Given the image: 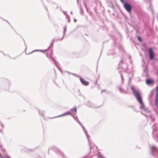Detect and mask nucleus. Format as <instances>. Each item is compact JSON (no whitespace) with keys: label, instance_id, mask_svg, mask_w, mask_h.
Returning a JSON list of instances; mask_svg holds the SVG:
<instances>
[{"label":"nucleus","instance_id":"obj_1","mask_svg":"<svg viewBox=\"0 0 158 158\" xmlns=\"http://www.w3.org/2000/svg\"><path fill=\"white\" fill-rule=\"evenodd\" d=\"M131 89L133 92V94L141 105V106H140V108H144V105L142 102L141 97L140 95L139 91L135 90L132 86L131 87Z\"/></svg>","mask_w":158,"mask_h":158},{"label":"nucleus","instance_id":"obj_2","mask_svg":"<svg viewBox=\"0 0 158 158\" xmlns=\"http://www.w3.org/2000/svg\"><path fill=\"white\" fill-rule=\"evenodd\" d=\"M53 54V52L52 51V49H51V52L50 53H49V54L48 55V53H47L46 54V56H47V57L51 59V60H52L54 63L55 64V65L57 67L58 69H60L59 67L57 64V62L56 60L52 57V55Z\"/></svg>","mask_w":158,"mask_h":158},{"label":"nucleus","instance_id":"obj_3","mask_svg":"<svg viewBox=\"0 0 158 158\" xmlns=\"http://www.w3.org/2000/svg\"><path fill=\"white\" fill-rule=\"evenodd\" d=\"M148 55L149 59L151 60H153L155 58V55L154 53L153 48L152 47L150 48L148 50Z\"/></svg>","mask_w":158,"mask_h":158},{"label":"nucleus","instance_id":"obj_4","mask_svg":"<svg viewBox=\"0 0 158 158\" xmlns=\"http://www.w3.org/2000/svg\"><path fill=\"white\" fill-rule=\"evenodd\" d=\"M123 6L126 10L129 13L132 10V7L130 4L127 2H125L123 4Z\"/></svg>","mask_w":158,"mask_h":158},{"label":"nucleus","instance_id":"obj_5","mask_svg":"<svg viewBox=\"0 0 158 158\" xmlns=\"http://www.w3.org/2000/svg\"><path fill=\"white\" fill-rule=\"evenodd\" d=\"M55 40V39H53L52 40V42L51 43V44L50 45V46L48 47V49H47L46 50H35L33 51L32 52H31L30 53L27 54L26 53V52H25V53L27 55H28V54L32 53H33V52H46V51H47L48 49H49L50 48H51L52 47V46L53 45V43L54 42Z\"/></svg>","mask_w":158,"mask_h":158},{"label":"nucleus","instance_id":"obj_6","mask_svg":"<svg viewBox=\"0 0 158 158\" xmlns=\"http://www.w3.org/2000/svg\"><path fill=\"white\" fill-rule=\"evenodd\" d=\"M72 116L73 117V118H74V119L82 127L83 129L84 132H85L88 139V137H89V136L88 135L87 133V131L85 128L81 125V123L79 122V121L78 120V118L77 117H74L73 116V115H72Z\"/></svg>","mask_w":158,"mask_h":158},{"label":"nucleus","instance_id":"obj_7","mask_svg":"<svg viewBox=\"0 0 158 158\" xmlns=\"http://www.w3.org/2000/svg\"><path fill=\"white\" fill-rule=\"evenodd\" d=\"M10 85V81L8 80L6 81L4 84V88L6 90H8L9 88Z\"/></svg>","mask_w":158,"mask_h":158},{"label":"nucleus","instance_id":"obj_8","mask_svg":"<svg viewBox=\"0 0 158 158\" xmlns=\"http://www.w3.org/2000/svg\"><path fill=\"white\" fill-rule=\"evenodd\" d=\"M156 95L155 103L156 106H158V86L156 88Z\"/></svg>","mask_w":158,"mask_h":158},{"label":"nucleus","instance_id":"obj_9","mask_svg":"<svg viewBox=\"0 0 158 158\" xmlns=\"http://www.w3.org/2000/svg\"><path fill=\"white\" fill-rule=\"evenodd\" d=\"M86 105L90 107L93 108H98V106H97L94 104L92 103L90 101H88L86 103Z\"/></svg>","mask_w":158,"mask_h":158},{"label":"nucleus","instance_id":"obj_10","mask_svg":"<svg viewBox=\"0 0 158 158\" xmlns=\"http://www.w3.org/2000/svg\"><path fill=\"white\" fill-rule=\"evenodd\" d=\"M78 77L82 85L85 86H87L89 84V82L84 81V79L80 76H78Z\"/></svg>","mask_w":158,"mask_h":158},{"label":"nucleus","instance_id":"obj_11","mask_svg":"<svg viewBox=\"0 0 158 158\" xmlns=\"http://www.w3.org/2000/svg\"><path fill=\"white\" fill-rule=\"evenodd\" d=\"M71 115V116L72 115V114H71V111H68L66 112H65V113H64V114H61V115H59V116H58L56 117H53L52 118H57V117H61V116H64L65 115Z\"/></svg>","mask_w":158,"mask_h":158},{"label":"nucleus","instance_id":"obj_12","mask_svg":"<svg viewBox=\"0 0 158 158\" xmlns=\"http://www.w3.org/2000/svg\"><path fill=\"white\" fill-rule=\"evenodd\" d=\"M123 60H121L119 64L118 65V69H123V67L122 66L123 64Z\"/></svg>","mask_w":158,"mask_h":158},{"label":"nucleus","instance_id":"obj_13","mask_svg":"<svg viewBox=\"0 0 158 158\" xmlns=\"http://www.w3.org/2000/svg\"><path fill=\"white\" fill-rule=\"evenodd\" d=\"M38 111L40 115H42L43 117L44 116V111H41L40 110H38Z\"/></svg>","mask_w":158,"mask_h":158},{"label":"nucleus","instance_id":"obj_14","mask_svg":"<svg viewBox=\"0 0 158 158\" xmlns=\"http://www.w3.org/2000/svg\"><path fill=\"white\" fill-rule=\"evenodd\" d=\"M66 30V26H65L64 28V31L63 32V36L62 38L60 39V40H61L64 38V36L65 35V32Z\"/></svg>","mask_w":158,"mask_h":158},{"label":"nucleus","instance_id":"obj_15","mask_svg":"<svg viewBox=\"0 0 158 158\" xmlns=\"http://www.w3.org/2000/svg\"><path fill=\"white\" fill-rule=\"evenodd\" d=\"M146 82L147 85H149L150 84L152 83V81L151 80L149 79H148L146 80Z\"/></svg>","mask_w":158,"mask_h":158},{"label":"nucleus","instance_id":"obj_16","mask_svg":"<svg viewBox=\"0 0 158 158\" xmlns=\"http://www.w3.org/2000/svg\"><path fill=\"white\" fill-rule=\"evenodd\" d=\"M156 149V148L154 147H151V154L152 155H153V152L155 151Z\"/></svg>","mask_w":158,"mask_h":158},{"label":"nucleus","instance_id":"obj_17","mask_svg":"<svg viewBox=\"0 0 158 158\" xmlns=\"http://www.w3.org/2000/svg\"><path fill=\"white\" fill-rule=\"evenodd\" d=\"M83 5H84V6H85V9H86V10L87 12H88V8L87 7V3L85 1H83Z\"/></svg>","mask_w":158,"mask_h":158},{"label":"nucleus","instance_id":"obj_18","mask_svg":"<svg viewBox=\"0 0 158 158\" xmlns=\"http://www.w3.org/2000/svg\"><path fill=\"white\" fill-rule=\"evenodd\" d=\"M3 127V126L2 122L0 121V132H2V129Z\"/></svg>","mask_w":158,"mask_h":158},{"label":"nucleus","instance_id":"obj_19","mask_svg":"<svg viewBox=\"0 0 158 158\" xmlns=\"http://www.w3.org/2000/svg\"><path fill=\"white\" fill-rule=\"evenodd\" d=\"M118 90H119V91L120 92H121V93H123V90L121 88V87H118Z\"/></svg>","mask_w":158,"mask_h":158},{"label":"nucleus","instance_id":"obj_20","mask_svg":"<svg viewBox=\"0 0 158 158\" xmlns=\"http://www.w3.org/2000/svg\"><path fill=\"white\" fill-rule=\"evenodd\" d=\"M137 39H138V40L140 42H142V39H141V38L139 36H138L137 37Z\"/></svg>","mask_w":158,"mask_h":158},{"label":"nucleus","instance_id":"obj_21","mask_svg":"<svg viewBox=\"0 0 158 158\" xmlns=\"http://www.w3.org/2000/svg\"><path fill=\"white\" fill-rule=\"evenodd\" d=\"M80 14L82 15L83 14V11L81 7H80Z\"/></svg>","mask_w":158,"mask_h":158},{"label":"nucleus","instance_id":"obj_22","mask_svg":"<svg viewBox=\"0 0 158 158\" xmlns=\"http://www.w3.org/2000/svg\"><path fill=\"white\" fill-rule=\"evenodd\" d=\"M70 110L71 111H74L75 112H77V110L75 107L74 108L71 109Z\"/></svg>","mask_w":158,"mask_h":158},{"label":"nucleus","instance_id":"obj_23","mask_svg":"<svg viewBox=\"0 0 158 158\" xmlns=\"http://www.w3.org/2000/svg\"><path fill=\"white\" fill-rule=\"evenodd\" d=\"M149 116L150 118L152 119V121H153L154 120V119L153 117H152V115H149Z\"/></svg>","mask_w":158,"mask_h":158},{"label":"nucleus","instance_id":"obj_24","mask_svg":"<svg viewBox=\"0 0 158 158\" xmlns=\"http://www.w3.org/2000/svg\"><path fill=\"white\" fill-rule=\"evenodd\" d=\"M120 75H121V78H122V83H123V74H120Z\"/></svg>","mask_w":158,"mask_h":158},{"label":"nucleus","instance_id":"obj_25","mask_svg":"<svg viewBox=\"0 0 158 158\" xmlns=\"http://www.w3.org/2000/svg\"><path fill=\"white\" fill-rule=\"evenodd\" d=\"M120 0L122 3L123 4L125 3V2H125L124 0Z\"/></svg>","mask_w":158,"mask_h":158},{"label":"nucleus","instance_id":"obj_26","mask_svg":"<svg viewBox=\"0 0 158 158\" xmlns=\"http://www.w3.org/2000/svg\"><path fill=\"white\" fill-rule=\"evenodd\" d=\"M45 8L46 9V11H48V10L47 6L43 3Z\"/></svg>","mask_w":158,"mask_h":158},{"label":"nucleus","instance_id":"obj_27","mask_svg":"<svg viewBox=\"0 0 158 158\" xmlns=\"http://www.w3.org/2000/svg\"><path fill=\"white\" fill-rule=\"evenodd\" d=\"M1 19H2L4 21H5L6 22L8 23L9 24V23L8 22L7 20H5V19H2V18H1Z\"/></svg>","mask_w":158,"mask_h":158},{"label":"nucleus","instance_id":"obj_28","mask_svg":"<svg viewBox=\"0 0 158 158\" xmlns=\"http://www.w3.org/2000/svg\"><path fill=\"white\" fill-rule=\"evenodd\" d=\"M70 18H69L68 17V22L69 23H70Z\"/></svg>","mask_w":158,"mask_h":158},{"label":"nucleus","instance_id":"obj_29","mask_svg":"<svg viewBox=\"0 0 158 158\" xmlns=\"http://www.w3.org/2000/svg\"><path fill=\"white\" fill-rule=\"evenodd\" d=\"M2 52V53H3V55H4V56H6V54H4L3 52Z\"/></svg>","mask_w":158,"mask_h":158},{"label":"nucleus","instance_id":"obj_30","mask_svg":"<svg viewBox=\"0 0 158 158\" xmlns=\"http://www.w3.org/2000/svg\"><path fill=\"white\" fill-rule=\"evenodd\" d=\"M73 74L75 76L79 77H78L79 76H77V75H76L75 74Z\"/></svg>","mask_w":158,"mask_h":158},{"label":"nucleus","instance_id":"obj_31","mask_svg":"<svg viewBox=\"0 0 158 158\" xmlns=\"http://www.w3.org/2000/svg\"><path fill=\"white\" fill-rule=\"evenodd\" d=\"M66 19H68V17L69 18V17L68 16H66Z\"/></svg>","mask_w":158,"mask_h":158},{"label":"nucleus","instance_id":"obj_32","mask_svg":"<svg viewBox=\"0 0 158 158\" xmlns=\"http://www.w3.org/2000/svg\"><path fill=\"white\" fill-rule=\"evenodd\" d=\"M77 20L75 19H74V22H76L77 21Z\"/></svg>","mask_w":158,"mask_h":158},{"label":"nucleus","instance_id":"obj_33","mask_svg":"<svg viewBox=\"0 0 158 158\" xmlns=\"http://www.w3.org/2000/svg\"><path fill=\"white\" fill-rule=\"evenodd\" d=\"M63 13L65 15H66V14H65V11H63Z\"/></svg>","mask_w":158,"mask_h":158},{"label":"nucleus","instance_id":"obj_34","mask_svg":"<svg viewBox=\"0 0 158 158\" xmlns=\"http://www.w3.org/2000/svg\"><path fill=\"white\" fill-rule=\"evenodd\" d=\"M77 3L78 4L79 3V0H77Z\"/></svg>","mask_w":158,"mask_h":158},{"label":"nucleus","instance_id":"obj_35","mask_svg":"<svg viewBox=\"0 0 158 158\" xmlns=\"http://www.w3.org/2000/svg\"><path fill=\"white\" fill-rule=\"evenodd\" d=\"M7 158H11L9 156H7Z\"/></svg>","mask_w":158,"mask_h":158},{"label":"nucleus","instance_id":"obj_36","mask_svg":"<svg viewBox=\"0 0 158 158\" xmlns=\"http://www.w3.org/2000/svg\"><path fill=\"white\" fill-rule=\"evenodd\" d=\"M7 158H11L9 156H7Z\"/></svg>","mask_w":158,"mask_h":158},{"label":"nucleus","instance_id":"obj_37","mask_svg":"<svg viewBox=\"0 0 158 158\" xmlns=\"http://www.w3.org/2000/svg\"><path fill=\"white\" fill-rule=\"evenodd\" d=\"M7 56H8L10 58H11L8 55H7Z\"/></svg>","mask_w":158,"mask_h":158},{"label":"nucleus","instance_id":"obj_38","mask_svg":"<svg viewBox=\"0 0 158 158\" xmlns=\"http://www.w3.org/2000/svg\"><path fill=\"white\" fill-rule=\"evenodd\" d=\"M60 72H61V73L62 72V70L60 69Z\"/></svg>","mask_w":158,"mask_h":158},{"label":"nucleus","instance_id":"obj_39","mask_svg":"<svg viewBox=\"0 0 158 158\" xmlns=\"http://www.w3.org/2000/svg\"><path fill=\"white\" fill-rule=\"evenodd\" d=\"M70 13H71V14H72H72H73V13H72V11H71V12H70Z\"/></svg>","mask_w":158,"mask_h":158},{"label":"nucleus","instance_id":"obj_40","mask_svg":"<svg viewBox=\"0 0 158 158\" xmlns=\"http://www.w3.org/2000/svg\"><path fill=\"white\" fill-rule=\"evenodd\" d=\"M144 70V71L145 72H146V70Z\"/></svg>","mask_w":158,"mask_h":158},{"label":"nucleus","instance_id":"obj_41","mask_svg":"<svg viewBox=\"0 0 158 158\" xmlns=\"http://www.w3.org/2000/svg\"><path fill=\"white\" fill-rule=\"evenodd\" d=\"M114 54V52L112 54V55H113Z\"/></svg>","mask_w":158,"mask_h":158},{"label":"nucleus","instance_id":"obj_42","mask_svg":"<svg viewBox=\"0 0 158 158\" xmlns=\"http://www.w3.org/2000/svg\"><path fill=\"white\" fill-rule=\"evenodd\" d=\"M147 111V112H150V111Z\"/></svg>","mask_w":158,"mask_h":158},{"label":"nucleus","instance_id":"obj_43","mask_svg":"<svg viewBox=\"0 0 158 158\" xmlns=\"http://www.w3.org/2000/svg\"><path fill=\"white\" fill-rule=\"evenodd\" d=\"M85 35H87V34H85Z\"/></svg>","mask_w":158,"mask_h":158},{"label":"nucleus","instance_id":"obj_44","mask_svg":"<svg viewBox=\"0 0 158 158\" xmlns=\"http://www.w3.org/2000/svg\"><path fill=\"white\" fill-rule=\"evenodd\" d=\"M26 49H27V47H26V49H25V51L26 50Z\"/></svg>","mask_w":158,"mask_h":158},{"label":"nucleus","instance_id":"obj_45","mask_svg":"<svg viewBox=\"0 0 158 158\" xmlns=\"http://www.w3.org/2000/svg\"><path fill=\"white\" fill-rule=\"evenodd\" d=\"M89 144L90 145V143H89Z\"/></svg>","mask_w":158,"mask_h":158},{"label":"nucleus","instance_id":"obj_46","mask_svg":"<svg viewBox=\"0 0 158 158\" xmlns=\"http://www.w3.org/2000/svg\"><path fill=\"white\" fill-rule=\"evenodd\" d=\"M41 1H42V0H41Z\"/></svg>","mask_w":158,"mask_h":158}]
</instances>
